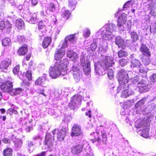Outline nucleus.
<instances>
[{"mask_svg":"<svg viewBox=\"0 0 156 156\" xmlns=\"http://www.w3.org/2000/svg\"><path fill=\"white\" fill-rule=\"evenodd\" d=\"M12 83L9 81L5 82L1 87L2 90L4 92L11 93L12 89Z\"/></svg>","mask_w":156,"mask_h":156,"instance_id":"6e6552de","label":"nucleus"},{"mask_svg":"<svg viewBox=\"0 0 156 156\" xmlns=\"http://www.w3.org/2000/svg\"><path fill=\"white\" fill-rule=\"evenodd\" d=\"M131 67L138 68L142 65L140 61L136 58L133 59L131 61Z\"/></svg>","mask_w":156,"mask_h":156,"instance_id":"393cba45","label":"nucleus"},{"mask_svg":"<svg viewBox=\"0 0 156 156\" xmlns=\"http://www.w3.org/2000/svg\"><path fill=\"white\" fill-rule=\"evenodd\" d=\"M82 99L81 96L79 95H75L71 97V101L74 102V103L76 105L79 104Z\"/></svg>","mask_w":156,"mask_h":156,"instance_id":"aec40b11","label":"nucleus"},{"mask_svg":"<svg viewBox=\"0 0 156 156\" xmlns=\"http://www.w3.org/2000/svg\"><path fill=\"white\" fill-rule=\"evenodd\" d=\"M138 84H147V81L146 78H144V79L142 80L140 82H139Z\"/></svg>","mask_w":156,"mask_h":156,"instance_id":"052dcab7","label":"nucleus"},{"mask_svg":"<svg viewBox=\"0 0 156 156\" xmlns=\"http://www.w3.org/2000/svg\"><path fill=\"white\" fill-rule=\"evenodd\" d=\"M76 3V2L73 0H71L69 1V5L71 8H73V9H74Z\"/></svg>","mask_w":156,"mask_h":156,"instance_id":"09e8293b","label":"nucleus"},{"mask_svg":"<svg viewBox=\"0 0 156 156\" xmlns=\"http://www.w3.org/2000/svg\"><path fill=\"white\" fill-rule=\"evenodd\" d=\"M90 30L88 29H85L83 31V36L85 38H87L90 36Z\"/></svg>","mask_w":156,"mask_h":156,"instance_id":"79ce46f5","label":"nucleus"},{"mask_svg":"<svg viewBox=\"0 0 156 156\" xmlns=\"http://www.w3.org/2000/svg\"><path fill=\"white\" fill-rule=\"evenodd\" d=\"M5 27L7 28H10L12 27V24L8 21H6L5 23Z\"/></svg>","mask_w":156,"mask_h":156,"instance_id":"4d7b16f0","label":"nucleus"},{"mask_svg":"<svg viewBox=\"0 0 156 156\" xmlns=\"http://www.w3.org/2000/svg\"><path fill=\"white\" fill-rule=\"evenodd\" d=\"M96 133L98 135V136H95L94 139L95 140L98 142V144L100 145L102 141L103 144H105L106 143L107 140V134L105 132L101 130V131L97 132Z\"/></svg>","mask_w":156,"mask_h":156,"instance_id":"423d86ee","label":"nucleus"},{"mask_svg":"<svg viewBox=\"0 0 156 156\" xmlns=\"http://www.w3.org/2000/svg\"><path fill=\"white\" fill-rule=\"evenodd\" d=\"M27 148L30 153L32 152L34 150V144L31 141H28L27 142Z\"/></svg>","mask_w":156,"mask_h":156,"instance_id":"2f4dec72","label":"nucleus"},{"mask_svg":"<svg viewBox=\"0 0 156 156\" xmlns=\"http://www.w3.org/2000/svg\"><path fill=\"white\" fill-rule=\"evenodd\" d=\"M28 51V49L26 46H22L20 48L18 51V53L20 55H25Z\"/></svg>","mask_w":156,"mask_h":156,"instance_id":"bb28decb","label":"nucleus"},{"mask_svg":"<svg viewBox=\"0 0 156 156\" xmlns=\"http://www.w3.org/2000/svg\"><path fill=\"white\" fill-rule=\"evenodd\" d=\"M156 105L154 103H152L150 105L148 106V107L150 109V110H153L156 107Z\"/></svg>","mask_w":156,"mask_h":156,"instance_id":"bf43d9fd","label":"nucleus"},{"mask_svg":"<svg viewBox=\"0 0 156 156\" xmlns=\"http://www.w3.org/2000/svg\"><path fill=\"white\" fill-rule=\"evenodd\" d=\"M67 131L66 128L63 127L58 131L57 138L59 141H62L64 140V138L66 135Z\"/></svg>","mask_w":156,"mask_h":156,"instance_id":"4468645a","label":"nucleus"},{"mask_svg":"<svg viewBox=\"0 0 156 156\" xmlns=\"http://www.w3.org/2000/svg\"><path fill=\"white\" fill-rule=\"evenodd\" d=\"M16 26L19 29H23L25 28L24 22L21 19L17 20L16 22Z\"/></svg>","mask_w":156,"mask_h":156,"instance_id":"4be33fe9","label":"nucleus"},{"mask_svg":"<svg viewBox=\"0 0 156 156\" xmlns=\"http://www.w3.org/2000/svg\"><path fill=\"white\" fill-rule=\"evenodd\" d=\"M108 68L106 70L108 69V75L109 78L110 80L112 79L113 77V71L111 69Z\"/></svg>","mask_w":156,"mask_h":156,"instance_id":"ea45409f","label":"nucleus"},{"mask_svg":"<svg viewBox=\"0 0 156 156\" xmlns=\"http://www.w3.org/2000/svg\"><path fill=\"white\" fill-rule=\"evenodd\" d=\"M127 52L125 51L124 50H121L119 51L118 53V56L120 57L125 56L127 55Z\"/></svg>","mask_w":156,"mask_h":156,"instance_id":"c03bdc74","label":"nucleus"},{"mask_svg":"<svg viewBox=\"0 0 156 156\" xmlns=\"http://www.w3.org/2000/svg\"><path fill=\"white\" fill-rule=\"evenodd\" d=\"M83 69L84 72L86 75L89 74L90 72V63L89 62H87L85 63Z\"/></svg>","mask_w":156,"mask_h":156,"instance_id":"a878e982","label":"nucleus"},{"mask_svg":"<svg viewBox=\"0 0 156 156\" xmlns=\"http://www.w3.org/2000/svg\"><path fill=\"white\" fill-rule=\"evenodd\" d=\"M141 136L147 138L149 136L148 129H145L142 131Z\"/></svg>","mask_w":156,"mask_h":156,"instance_id":"e433bc0d","label":"nucleus"},{"mask_svg":"<svg viewBox=\"0 0 156 156\" xmlns=\"http://www.w3.org/2000/svg\"><path fill=\"white\" fill-rule=\"evenodd\" d=\"M68 42L66 40V39H65V41H63L62 43V47L61 48H62L64 50V48L66 47H67L69 45L68 44Z\"/></svg>","mask_w":156,"mask_h":156,"instance_id":"8fccbe9b","label":"nucleus"},{"mask_svg":"<svg viewBox=\"0 0 156 156\" xmlns=\"http://www.w3.org/2000/svg\"><path fill=\"white\" fill-rule=\"evenodd\" d=\"M11 64V60L9 59H7L2 62L0 64V69L2 71L5 72L7 68Z\"/></svg>","mask_w":156,"mask_h":156,"instance_id":"ddd939ff","label":"nucleus"},{"mask_svg":"<svg viewBox=\"0 0 156 156\" xmlns=\"http://www.w3.org/2000/svg\"><path fill=\"white\" fill-rule=\"evenodd\" d=\"M33 129V128L31 126H28L25 128V130L27 132H30Z\"/></svg>","mask_w":156,"mask_h":156,"instance_id":"680f3d73","label":"nucleus"},{"mask_svg":"<svg viewBox=\"0 0 156 156\" xmlns=\"http://www.w3.org/2000/svg\"><path fill=\"white\" fill-rule=\"evenodd\" d=\"M139 71L140 73H143L145 74L146 76V73L148 71V69L147 68H144L143 67H138Z\"/></svg>","mask_w":156,"mask_h":156,"instance_id":"37998d69","label":"nucleus"},{"mask_svg":"<svg viewBox=\"0 0 156 156\" xmlns=\"http://www.w3.org/2000/svg\"><path fill=\"white\" fill-rule=\"evenodd\" d=\"M118 75V80L119 84L118 87L119 89L127 88L128 86H129L127 83L129 77L127 72L123 69H121L119 71Z\"/></svg>","mask_w":156,"mask_h":156,"instance_id":"20e7f679","label":"nucleus"},{"mask_svg":"<svg viewBox=\"0 0 156 156\" xmlns=\"http://www.w3.org/2000/svg\"><path fill=\"white\" fill-rule=\"evenodd\" d=\"M76 105L74 103V102L70 101L69 104V107L70 109L74 110L75 108Z\"/></svg>","mask_w":156,"mask_h":156,"instance_id":"49530a36","label":"nucleus"},{"mask_svg":"<svg viewBox=\"0 0 156 156\" xmlns=\"http://www.w3.org/2000/svg\"><path fill=\"white\" fill-rule=\"evenodd\" d=\"M140 51L143 53V55L148 56H150L151 55V53L149 49L144 44H142L140 48Z\"/></svg>","mask_w":156,"mask_h":156,"instance_id":"f3484780","label":"nucleus"},{"mask_svg":"<svg viewBox=\"0 0 156 156\" xmlns=\"http://www.w3.org/2000/svg\"><path fill=\"white\" fill-rule=\"evenodd\" d=\"M71 72L73 74L76 81H79L81 76L82 72L79 69L78 65L77 62H73L71 69Z\"/></svg>","mask_w":156,"mask_h":156,"instance_id":"39448f33","label":"nucleus"},{"mask_svg":"<svg viewBox=\"0 0 156 156\" xmlns=\"http://www.w3.org/2000/svg\"><path fill=\"white\" fill-rule=\"evenodd\" d=\"M62 16L67 19L69 17L70 14V12L69 10H64L63 9H62Z\"/></svg>","mask_w":156,"mask_h":156,"instance_id":"c756f323","label":"nucleus"},{"mask_svg":"<svg viewBox=\"0 0 156 156\" xmlns=\"http://www.w3.org/2000/svg\"><path fill=\"white\" fill-rule=\"evenodd\" d=\"M152 30L154 32V33H156V23H155L152 25V28H151V30Z\"/></svg>","mask_w":156,"mask_h":156,"instance_id":"e2e57ef3","label":"nucleus"},{"mask_svg":"<svg viewBox=\"0 0 156 156\" xmlns=\"http://www.w3.org/2000/svg\"><path fill=\"white\" fill-rule=\"evenodd\" d=\"M121 90H123V91L122 92L121 97L124 98H127L129 95L133 94L134 93L133 91V90L129 88V86H128L126 88L124 87V88H122L119 89L118 87L117 90V93H118Z\"/></svg>","mask_w":156,"mask_h":156,"instance_id":"0eeeda50","label":"nucleus"},{"mask_svg":"<svg viewBox=\"0 0 156 156\" xmlns=\"http://www.w3.org/2000/svg\"><path fill=\"white\" fill-rule=\"evenodd\" d=\"M150 80V82L152 84L156 82V74L153 73L152 75L151 76L149 77Z\"/></svg>","mask_w":156,"mask_h":156,"instance_id":"4c0bfd02","label":"nucleus"},{"mask_svg":"<svg viewBox=\"0 0 156 156\" xmlns=\"http://www.w3.org/2000/svg\"><path fill=\"white\" fill-rule=\"evenodd\" d=\"M51 41V38L49 37H45L42 43V47L44 48H46L48 47Z\"/></svg>","mask_w":156,"mask_h":156,"instance_id":"5701e85b","label":"nucleus"},{"mask_svg":"<svg viewBox=\"0 0 156 156\" xmlns=\"http://www.w3.org/2000/svg\"><path fill=\"white\" fill-rule=\"evenodd\" d=\"M16 111L12 108H10L7 111V113L12 115L13 113H15Z\"/></svg>","mask_w":156,"mask_h":156,"instance_id":"6e6d98bb","label":"nucleus"},{"mask_svg":"<svg viewBox=\"0 0 156 156\" xmlns=\"http://www.w3.org/2000/svg\"><path fill=\"white\" fill-rule=\"evenodd\" d=\"M65 54V50L62 48L57 50L55 54V59L57 60L54 66L49 69V74L52 79H56L61 75L64 76L67 73V65L68 61L66 59L59 60Z\"/></svg>","mask_w":156,"mask_h":156,"instance_id":"f257e3e1","label":"nucleus"},{"mask_svg":"<svg viewBox=\"0 0 156 156\" xmlns=\"http://www.w3.org/2000/svg\"><path fill=\"white\" fill-rule=\"evenodd\" d=\"M131 39L133 42L136 41L139 39V36L136 32L133 31L130 33Z\"/></svg>","mask_w":156,"mask_h":156,"instance_id":"473e14b6","label":"nucleus"},{"mask_svg":"<svg viewBox=\"0 0 156 156\" xmlns=\"http://www.w3.org/2000/svg\"><path fill=\"white\" fill-rule=\"evenodd\" d=\"M2 141L5 144H9L10 143V140L7 138H4L2 140Z\"/></svg>","mask_w":156,"mask_h":156,"instance_id":"13d9d810","label":"nucleus"},{"mask_svg":"<svg viewBox=\"0 0 156 156\" xmlns=\"http://www.w3.org/2000/svg\"><path fill=\"white\" fill-rule=\"evenodd\" d=\"M73 52L72 50L71 51H68L67 52V56L69 58H72L73 53Z\"/></svg>","mask_w":156,"mask_h":156,"instance_id":"338daca9","label":"nucleus"},{"mask_svg":"<svg viewBox=\"0 0 156 156\" xmlns=\"http://www.w3.org/2000/svg\"><path fill=\"white\" fill-rule=\"evenodd\" d=\"M47 9L46 11V14L48 15H49V12H48V11H50L51 12H54L55 11V7L54 4L51 2L48 4L47 6Z\"/></svg>","mask_w":156,"mask_h":156,"instance_id":"b1692460","label":"nucleus"},{"mask_svg":"<svg viewBox=\"0 0 156 156\" xmlns=\"http://www.w3.org/2000/svg\"><path fill=\"white\" fill-rule=\"evenodd\" d=\"M83 146L81 145L77 144L73 146L71 148V151L72 154H78L82 151Z\"/></svg>","mask_w":156,"mask_h":156,"instance_id":"dca6fc26","label":"nucleus"},{"mask_svg":"<svg viewBox=\"0 0 156 156\" xmlns=\"http://www.w3.org/2000/svg\"><path fill=\"white\" fill-rule=\"evenodd\" d=\"M115 43L119 48H123L124 47V40L120 36L116 37L115 39Z\"/></svg>","mask_w":156,"mask_h":156,"instance_id":"a211bd4d","label":"nucleus"},{"mask_svg":"<svg viewBox=\"0 0 156 156\" xmlns=\"http://www.w3.org/2000/svg\"><path fill=\"white\" fill-rule=\"evenodd\" d=\"M129 60L126 58H122L119 60V63L121 66L123 67L126 65Z\"/></svg>","mask_w":156,"mask_h":156,"instance_id":"c9c22d12","label":"nucleus"},{"mask_svg":"<svg viewBox=\"0 0 156 156\" xmlns=\"http://www.w3.org/2000/svg\"><path fill=\"white\" fill-rule=\"evenodd\" d=\"M37 32L40 37L43 36L45 34L46 29L45 27V23L42 21H40L39 23L38 30Z\"/></svg>","mask_w":156,"mask_h":156,"instance_id":"9d476101","label":"nucleus"},{"mask_svg":"<svg viewBox=\"0 0 156 156\" xmlns=\"http://www.w3.org/2000/svg\"><path fill=\"white\" fill-rule=\"evenodd\" d=\"M143 122L140 121V120H138L137 121L135 124V127L137 128H141L143 126Z\"/></svg>","mask_w":156,"mask_h":156,"instance_id":"a19ab883","label":"nucleus"},{"mask_svg":"<svg viewBox=\"0 0 156 156\" xmlns=\"http://www.w3.org/2000/svg\"><path fill=\"white\" fill-rule=\"evenodd\" d=\"M151 86L150 85L147 84L143 87L139 88V91L140 93H142L148 91L150 89Z\"/></svg>","mask_w":156,"mask_h":156,"instance_id":"7c9ffc66","label":"nucleus"},{"mask_svg":"<svg viewBox=\"0 0 156 156\" xmlns=\"http://www.w3.org/2000/svg\"><path fill=\"white\" fill-rule=\"evenodd\" d=\"M17 40L20 43H22L25 41V38L23 35H19L17 36Z\"/></svg>","mask_w":156,"mask_h":156,"instance_id":"58836bf2","label":"nucleus"},{"mask_svg":"<svg viewBox=\"0 0 156 156\" xmlns=\"http://www.w3.org/2000/svg\"><path fill=\"white\" fill-rule=\"evenodd\" d=\"M54 140L52 139L51 135L49 133H47L45 138L44 144L47 145L49 148L52 147Z\"/></svg>","mask_w":156,"mask_h":156,"instance_id":"f8f14e48","label":"nucleus"},{"mask_svg":"<svg viewBox=\"0 0 156 156\" xmlns=\"http://www.w3.org/2000/svg\"><path fill=\"white\" fill-rule=\"evenodd\" d=\"M130 1H128L123 6V10H124V9L125 8L127 9L131 6V5L130 4Z\"/></svg>","mask_w":156,"mask_h":156,"instance_id":"864d4df0","label":"nucleus"},{"mask_svg":"<svg viewBox=\"0 0 156 156\" xmlns=\"http://www.w3.org/2000/svg\"><path fill=\"white\" fill-rule=\"evenodd\" d=\"M85 56H84V55L83 54L82 55H81L80 56V60L81 63H84L85 62Z\"/></svg>","mask_w":156,"mask_h":156,"instance_id":"0e129e2a","label":"nucleus"},{"mask_svg":"<svg viewBox=\"0 0 156 156\" xmlns=\"http://www.w3.org/2000/svg\"><path fill=\"white\" fill-rule=\"evenodd\" d=\"M12 150L10 148H7L3 151L4 156H12Z\"/></svg>","mask_w":156,"mask_h":156,"instance_id":"c85d7f7f","label":"nucleus"},{"mask_svg":"<svg viewBox=\"0 0 156 156\" xmlns=\"http://www.w3.org/2000/svg\"><path fill=\"white\" fill-rule=\"evenodd\" d=\"M20 66H16L13 69V72L14 74H17L19 71Z\"/></svg>","mask_w":156,"mask_h":156,"instance_id":"603ef678","label":"nucleus"},{"mask_svg":"<svg viewBox=\"0 0 156 156\" xmlns=\"http://www.w3.org/2000/svg\"><path fill=\"white\" fill-rule=\"evenodd\" d=\"M26 76L29 80H31L32 73L30 71H27L26 73Z\"/></svg>","mask_w":156,"mask_h":156,"instance_id":"3c124183","label":"nucleus"},{"mask_svg":"<svg viewBox=\"0 0 156 156\" xmlns=\"http://www.w3.org/2000/svg\"><path fill=\"white\" fill-rule=\"evenodd\" d=\"M15 147L17 149H19L22 146V142L20 141H16L14 143Z\"/></svg>","mask_w":156,"mask_h":156,"instance_id":"a18cd8bd","label":"nucleus"},{"mask_svg":"<svg viewBox=\"0 0 156 156\" xmlns=\"http://www.w3.org/2000/svg\"><path fill=\"white\" fill-rule=\"evenodd\" d=\"M42 138L38 135H37L34 136L33 137V140H41Z\"/></svg>","mask_w":156,"mask_h":156,"instance_id":"69168bd1","label":"nucleus"},{"mask_svg":"<svg viewBox=\"0 0 156 156\" xmlns=\"http://www.w3.org/2000/svg\"><path fill=\"white\" fill-rule=\"evenodd\" d=\"M27 21L31 24H34L37 20V15L36 13H31L25 17Z\"/></svg>","mask_w":156,"mask_h":156,"instance_id":"2eb2a0df","label":"nucleus"},{"mask_svg":"<svg viewBox=\"0 0 156 156\" xmlns=\"http://www.w3.org/2000/svg\"><path fill=\"white\" fill-rule=\"evenodd\" d=\"M103 32L101 34L103 38L106 40H110L114 36V32L116 29L115 25L113 23L107 24L101 29Z\"/></svg>","mask_w":156,"mask_h":156,"instance_id":"7ed1b4c3","label":"nucleus"},{"mask_svg":"<svg viewBox=\"0 0 156 156\" xmlns=\"http://www.w3.org/2000/svg\"><path fill=\"white\" fill-rule=\"evenodd\" d=\"M23 89L20 88L12 89L10 94L12 95H17L19 94L21 92H23Z\"/></svg>","mask_w":156,"mask_h":156,"instance_id":"cd10ccee","label":"nucleus"},{"mask_svg":"<svg viewBox=\"0 0 156 156\" xmlns=\"http://www.w3.org/2000/svg\"><path fill=\"white\" fill-rule=\"evenodd\" d=\"M127 21V16L125 13L122 14L118 19V26L120 27L121 30H123V25Z\"/></svg>","mask_w":156,"mask_h":156,"instance_id":"9b49d317","label":"nucleus"},{"mask_svg":"<svg viewBox=\"0 0 156 156\" xmlns=\"http://www.w3.org/2000/svg\"><path fill=\"white\" fill-rule=\"evenodd\" d=\"M97 47V45L95 43L93 42L91 44L90 48L92 51H94L95 50Z\"/></svg>","mask_w":156,"mask_h":156,"instance_id":"5fc2aeb1","label":"nucleus"},{"mask_svg":"<svg viewBox=\"0 0 156 156\" xmlns=\"http://www.w3.org/2000/svg\"><path fill=\"white\" fill-rule=\"evenodd\" d=\"M140 56L141 60L144 65L147 66L150 64L151 61L149 57V56L144 55H141Z\"/></svg>","mask_w":156,"mask_h":156,"instance_id":"412c9836","label":"nucleus"},{"mask_svg":"<svg viewBox=\"0 0 156 156\" xmlns=\"http://www.w3.org/2000/svg\"><path fill=\"white\" fill-rule=\"evenodd\" d=\"M100 59V62L95 63L94 66L95 73L98 75H102L105 73L100 67H102L105 70L114 65V62L112 58L108 56L101 55Z\"/></svg>","mask_w":156,"mask_h":156,"instance_id":"f03ea898","label":"nucleus"},{"mask_svg":"<svg viewBox=\"0 0 156 156\" xmlns=\"http://www.w3.org/2000/svg\"><path fill=\"white\" fill-rule=\"evenodd\" d=\"M75 34H71L67 36L66 37V41H67L68 42L69 41V43L75 44L76 41V38L75 37Z\"/></svg>","mask_w":156,"mask_h":156,"instance_id":"6ab92c4d","label":"nucleus"},{"mask_svg":"<svg viewBox=\"0 0 156 156\" xmlns=\"http://www.w3.org/2000/svg\"><path fill=\"white\" fill-rule=\"evenodd\" d=\"M82 135V131L80 127L78 125L74 124L72 128V131L71 134L72 137L74 136H79Z\"/></svg>","mask_w":156,"mask_h":156,"instance_id":"1a4fd4ad","label":"nucleus"},{"mask_svg":"<svg viewBox=\"0 0 156 156\" xmlns=\"http://www.w3.org/2000/svg\"><path fill=\"white\" fill-rule=\"evenodd\" d=\"M44 80L41 77H39L35 81V84L37 85H41L44 83Z\"/></svg>","mask_w":156,"mask_h":156,"instance_id":"f704fd0d","label":"nucleus"},{"mask_svg":"<svg viewBox=\"0 0 156 156\" xmlns=\"http://www.w3.org/2000/svg\"><path fill=\"white\" fill-rule=\"evenodd\" d=\"M11 43V40L8 38H5L2 41V44L4 46L9 45Z\"/></svg>","mask_w":156,"mask_h":156,"instance_id":"72a5a7b5","label":"nucleus"},{"mask_svg":"<svg viewBox=\"0 0 156 156\" xmlns=\"http://www.w3.org/2000/svg\"><path fill=\"white\" fill-rule=\"evenodd\" d=\"M46 154V152L45 151H43L40 154H37L34 156H45Z\"/></svg>","mask_w":156,"mask_h":156,"instance_id":"774afa93","label":"nucleus"},{"mask_svg":"<svg viewBox=\"0 0 156 156\" xmlns=\"http://www.w3.org/2000/svg\"><path fill=\"white\" fill-rule=\"evenodd\" d=\"M139 80V77L138 76H136L133 77L131 78V81L134 84H135Z\"/></svg>","mask_w":156,"mask_h":156,"instance_id":"de8ad7c7","label":"nucleus"}]
</instances>
